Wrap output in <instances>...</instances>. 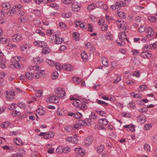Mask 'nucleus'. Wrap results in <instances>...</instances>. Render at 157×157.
<instances>
[{
  "label": "nucleus",
  "mask_w": 157,
  "mask_h": 157,
  "mask_svg": "<svg viewBox=\"0 0 157 157\" xmlns=\"http://www.w3.org/2000/svg\"><path fill=\"white\" fill-rule=\"evenodd\" d=\"M70 100H74L72 103V104L80 108L81 110H84L87 108V106L86 105V102H82L79 100L77 99V98L74 97H72L70 99Z\"/></svg>",
  "instance_id": "nucleus-1"
},
{
  "label": "nucleus",
  "mask_w": 157,
  "mask_h": 157,
  "mask_svg": "<svg viewBox=\"0 0 157 157\" xmlns=\"http://www.w3.org/2000/svg\"><path fill=\"white\" fill-rule=\"evenodd\" d=\"M108 122L105 118L100 119L99 120V123L101 126H106L108 124Z\"/></svg>",
  "instance_id": "nucleus-16"
},
{
  "label": "nucleus",
  "mask_w": 157,
  "mask_h": 157,
  "mask_svg": "<svg viewBox=\"0 0 157 157\" xmlns=\"http://www.w3.org/2000/svg\"><path fill=\"white\" fill-rule=\"evenodd\" d=\"M39 71H38L37 73H34L35 77V78H39L40 76H42V75H43V71H42V72L40 71V70Z\"/></svg>",
  "instance_id": "nucleus-27"
},
{
  "label": "nucleus",
  "mask_w": 157,
  "mask_h": 157,
  "mask_svg": "<svg viewBox=\"0 0 157 157\" xmlns=\"http://www.w3.org/2000/svg\"><path fill=\"white\" fill-rule=\"evenodd\" d=\"M25 151L23 148H20L19 150V152H17L20 155H22L25 154Z\"/></svg>",
  "instance_id": "nucleus-57"
},
{
  "label": "nucleus",
  "mask_w": 157,
  "mask_h": 157,
  "mask_svg": "<svg viewBox=\"0 0 157 157\" xmlns=\"http://www.w3.org/2000/svg\"><path fill=\"white\" fill-rule=\"evenodd\" d=\"M50 52V49L47 46L44 47L42 50V53L44 54H47Z\"/></svg>",
  "instance_id": "nucleus-24"
},
{
  "label": "nucleus",
  "mask_w": 157,
  "mask_h": 157,
  "mask_svg": "<svg viewBox=\"0 0 157 157\" xmlns=\"http://www.w3.org/2000/svg\"><path fill=\"white\" fill-rule=\"evenodd\" d=\"M33 59L34 63L36 64L40 63L42 62L43 61V60L40 59V58L39 57L34 58Z\"/></svg>",
  "instance_id": "nucleus-33"
},
{
  "label": "nucleus",
  "mask_w": 157,
  "mask_h": 157,
  "mask_svg": "<svg viewBox=\"0 0 157 157\" xmlns=\"http://www.w3.org/2000/svg\"><path fill=\"white\" fill-rule=\"evenodd\" d=\"M7 40L6 38L4 37L0 36V43L4 44L5 42H7Z\"/></svg>",
  "instance_id": "nucleus-45"
},
{
  "label": "nucleus",
  "mask_w": 157,
  "mask_h": 157,
  "mask_svg": "<svg viewBox=\"0 0 157 157\" xmlns=\"http://www.w3.org/2000/svg\"><path fill=\"white\" fill-rule=\"evenodd\" d=\"M25 76L29 80H32L33 78H35L34 73L32 72H26L25 74Z\"/></svg>",
  "instance_id": "nucleus-15"
},
{
  "label": "nucleus",
  "mask_w": 157,
  "mask_h": 157,
  "mask_svg": "<svg viewBox=\"0 0 157 157\" xmlns=\"http://www.w3.org/2000/svg\"><path fill=\"white\" fill-rule=\"evenodd\" d=\"M62 16L65 18H69L71 16V13L69 12H64L62 13Z\"/></svg>",
  "instance_id": "nucleus-22"
},
{
  "label": "nucleus",
  "mask_w": 157,
  "mask_h": 157,
  "mask_svg": "<svg viewBox=\"0 0 157 157\" xmlns=\"http://www.w3.org/2000/svg\"><path fill=\"white\" fill-rule=\"evenodd\" d=\"M20 113L16 110L13 111L12 112V115L14 117H16L19 115Z\"/></svg>",
  "instance_id": "nucleus-55"
},
{
  "label": "nucleus",
  "mask_w": 157,
  "mask_h": 157,
  "mask_svg": "<svg viewBox=\"0 0 157 157\" xmlns=\"http://www.w3.org/2000/svg\"><path fill=\"white\" fill-rule=\"evenodd\" d=\"M140 56L141 57L146 59L151 57V54L149 52H147V51H144L140 53Z\"/></svg>",
  "instance_id": "nucleus-11"
},
{
  "label": "nucleus",
  "mask_w": 157,
  "mask_h": 157,
  "mask_svg": "<svg viewBox=\"0 0 157 157\" xmlns=\"http://www.w3.org/2000/svg\"><path fill=\"white\" fill-rule=\"evenodd\" d=\"M94 139L92 137L89 136L86 137L84 141L85 145L88 147L91 144Z\"/></svg>",
  "instance_id": "nucleus-8"
},
{
  "label": "nucleus",
  "mask_w": 157,
  "mask_h": 157,
  "mask_svg": "<svg viewBox=\"0 0 157 157\" xmlns=\"http://www.w3.org/2000/svg\"><path fill=\"white\" fill-rule=\"evenodd\" d=\"M144 150L146 151H150V147L148 144H145L144 147Z\"/></svg>",
  "instance_id": "nucleus-40"
},
{
  "label": "nucleus",
  "mask_w": 157,
  "mask_h": 157,
  "mask_svg": "<svg viewBox=\"0 0 157 157\" xmlns=\"http://www.w3.org/2000/svg\"><path fill=\"white\" fill-rule=\"evenodd\" d=\"M21 7V6H16V5L14 6L12 9L9 11L10 12V13L11 14V15H12L13 13H16V11H17L18 9Z\"/></svg>",
  "instance_id": "nucleus-18"
},
{
  "label": "nucleus",
  "mask_w": 157,
  "mask_h": 157,
  "mask_svg": "<svg viewBox=\"0 0 157 157\" xmlns=\"http://www.w3.org/2000/svg\"><path fill=\"white\" fill-rule=\"evenodd\" d=\"M125 3L122 2H115L114 5L111 6V8L113 10H119L122 7H124Z\"/></svg>",
  "instance_id": "nucleus-3"
},
{
  "label": "nucleus",
  "mask_w": 157,
  "mask_h": 157,
  "mask_svg": "<svg viewBox=\"0 0 157 157\" xmlns=\"http://www.w3.org/2000/svg\"><path fill=\"white\" fill-rule=\"evenodd\" d=\"M54 36L55 38V42L56 44H61L64 41V40L62 38L57 36L56 35H54Z\"/></svg>",
  "instance_id": "nucleus-14"
},
{
  "label": "nucleus",
  "mask_w": 157,
  "mask_h": 157,
  "mask_svg": "<svg viewBox=\"0 0 157 157\" xmlns=\"http://www.w3.org/2000/svg\"><path fill=\"white\" fill-rule=\"evenodd\" d=\"M56 94H57L59 98L61 99L64 98L66 94L64 90L61 88H57V92H56Z\"/></svg>",
  "instance_id": "nucleus-5"
},
{
  "label": "nucleus",
  "mask_w": 157,
  "mask_h": 157,
  "mask_svg": "<svg viewBox=\"0 0 157 157\" xmlns=\"http://www.w3.org/2000/svg\"><path fill=\"white\" fill-rule=\"evenodd\" d=\"M71 8L74 12H77L80 9V7L77 2H74L72 4Z\"/></svg>",
  "instance_id": "nucleus-10"
},
{
  "label": "nucleus",
  "mask_w": 157,
  "mask_h": 157,
  "mask_svg": "<svg viewBox=\"0 0 157 157\" xmlns=\"http://www.w3.org/2000/svg\"><path fill=\"white\" fill-rule=\"evenodd\" d=\"M102 63L103 65L105 67H107L108 66V61L105 58L102 60Z\"/></svg>",
  "instance_id": "nucleus-41"
},
{
  "label": "nucleus",
  "mask_w": 157,
  "mask_h": 157,
  "mask_svg": "<svg viewBox=\"0 0 157 157\" xmlns=\"http://www.w3.org/2000/svg\"><path fill=\"white\" fill-rule=\"evenodd\" d=\"M74 0H62V2L66 4H70Z\"/></svg>",
  "instance_id": "nucleus-58"
},
{
  "label": "nucleus",
  "mask_w": 157,
  "mask_h": 157,
  "mask_svg": "<svg viewBox=\"0 0 157 157\" xmlns=\"http://www.w3.org/2000/svg\"><path fill=\"white\" fill-rule=\"evenodd\" d=\"M1 6L2 7L5 8L6 9H10L11 6V5L8 2L3 3Z\"/></svg>",
  "instance_id": "nucleus-31"
},
{
  "label": "nucleus",
  "mask_w": 157,
  "mask_h": 157,
  "mask_svg": "<svg viewBox=\"0 0 157 157\" xmlns=\"http://www.w3.org/2000/svg\"><path fill=\"white\" fill-rule=\"evenodd\" d=\"M52 79H55L57 78L58 76V74L57 71H55L53 72V74H52Z\"/></svg>",
  "instance_id": "nucleus-50"
},
{
  "label": "nucleus",
  "mask_w": 157,
  "mask_h": 157,
  "mask_svg": "<svg viewBox=\"0 0 157 157\" xmlns=\"http://www.w3.org/2000/svg\"><path fill=\"white\" fill-rule=\"evenodd\" d=\"M147 29H145V27L144 26V25H141L140 26L139 29V31L140 32H144V31H146Z\"/></svg>",
  "instance_id": "nucleus-51"
},
{
  "label": "nucleus",
  "mask_w": 157,
  "mask_h": 157,
  "mask_svg": "<svg viewBox=\"0 0 157 157\" xmlns=\"http://www.w3.org/2000/svg\"><path fill=\"white\" fill-rule=\"evenodd\" d=\"M59 25L63 30H65L67 29L66 25L63 22H60L59 23Z\"/></svg>",
  "instance_id": "nucleus-42"
},
{
  "label": "nucleus",
  "mask_w": 157,
  "mask_h": 157,
  "mask_svg": "<svg viewBox=\"0 0 157 157\" xmlns=\"http://www.w3.org/2000/svg\"><path fill=\"white\" fill-rule=\"evenodd\" d=\"M14 63L13 66L16 68L19 69L23 67L22 64L19 63L17 61H14Z\"/></svg>",
  "instance_id": "nucleus-28"
},
{
  "label": "nucleus",
  "mask_w": 157,
  "mask_h": 157,
  "mask_svg": "<svg viewBox=\"0 0 157 157\" xmlns=\"http://www.w3.org/2000/svg\"><path fill=\"white\" fill-rule=\"evenodd\" d=\"M40 67L36 65H35L32 67V69L31 68H30V69L31 70L32 69L35 71H37V70H40Z\"/></svg>",
  "instance_id": "nucleus-60"
},
{
  "label": "nucleus",
  "mask_w": 157,
  "mask_h": 157,
  "mask_svg": "<svg viewBox=\"0 0 157 157\" xmlns=\"http://www.w3.org/2000/svg\"><path fill=\"white\" fill-rule=\"evenodd\" d=\"M21 38L22 37L20 34L14 35L12 37L13 40L14 42H17L20 41Z\"/></svg>",
  "instance_id": "nucleus-19"
},
{
  "label": "nucleus",
  "mask_w": 157,
  "mask_h": 157,
  "mask_svg": "<svg viewBox=\"0 0 157 157\" xmlns=\"http://www.w3.org/2000/svg\"><path fill=\"white\" fill-rule=\"evenodd\" d=\"M75 151L77 154L80 155L81 156H83L85 155V150L81 148H76Z\"/></svg>",
  "instance_id": "nucleus-23"
},
{
  "label": "nucleus",
  "mask_w": 157,
  "mask_h": 157,
  "mask_svg": "<svg viewBox=\"0 0 157 157\" xmlns=\"http://www.w3.org/2000/svg\"><path fill=\"white\" fill-rule=\"evenodd\" d=\"M135 104L132 101L130 102L128 105V108H130L131 109H133L135 107Z\"/></svg>",
  "instance_id": "nucleus-44"
},
{
  "label": "nucleus",
  "mask_w": 157,
  "mask_h": 157,
  "mask_svg": "<svg viewBox=\"0 0 157 157\" xmlns=\"http://www.w3.org/2000/svg\"><path fill=\"white\" fill-rule=\"evenodd\" d=\"M3 54L2 52H0V67L4 68L5 67L4 64L5 61L2 60Z\"/></svg>",
  "instance_id": "nucleus-13"
},
{
  "label": "nucleus",
  "mask_w": 157,
  "mask_h": 157,
  "mask_svg": "<svg viewBox=\"0 0 157 157\" xmlns=\"http://www.w3.org/2000/svg\"><path fill=\"white\" fill-rule=\"evenodd\" d=\"M89 117L91 119H97L98 117L94 113H92L91 114L89 115Z\"/></svg>",
  "instance_id": "nucleus-53"
},
{
  "label": "nucleus",
  "mask_w": 157,
  "mask_h": 157,
  "mask_svg": "<svg viewBox=\"0 0 157 157\" xmlns=\"http://www.w3.org/2000/svg\"><path fill=\"white\" fill-rule=\"evenodd\" d=\"M104 148V147L103 145H100L98 147L97 150L98 152L99 153L101 152L103 150Z\"/></svg>",
  "instance_id": "nucleus-47"
},
{
  "label": "nucleus",
  "mask_w": 157,
  "mask_h": 157,
  "mask_svg": "<svg viewBox=\"0 0 157 157\" xmlns=\"http://www.w3.org/2000/svg\"><path fill=\"white\" fill-rule=\"evenodd\" d=\"M35 33L39 34L41 36H44L45 35L44 32L39 29H36L35 31Z\"/></svg>",
  "instance_id": "nucleus-38"
},
{
  "label": "nucleus",
  "mask_w": 157,
  "mask_h": 157,
  "mask_svg": "<svg viewBox=\"0 0 157 157\" xmlns=\"http://www.w3.org/2000/svg\"><path fill=\"white\" fill-rule=\"evenodd\" d=\"M146 32L148 34L146 35V36L148 38H149L153 36L155 33L152 27H148L147 28Z\"/></svg>",
  "instance_id": "nucleus-7"
},
{
  "label": "nucleus",
  "mask_w": 157,
  "mask_h": 157,
  "mask_svg": "<svg viewBox=\"0 0 157 157\" xmlns=\"http://www.w3.org/2000/svg\"><path fill=\"white\" fill-rule=\"evenodd\" d=\"M118 36L119 40H116V43L118 45L121 46H123L125 44L126 40L128 41L125 31L119 33L118 34Z\"/></svg>",
  "instance_id": "nucleus-2"
},
{
  "label": "nucleus",
  "mask_w": 157,
  "mask_h": 157,
  "mask_svg": "<svg viewBox=\"0 0 157 157\" xmlns=\"http://www.w3.org/2000/svg\"><path fill=\"white\" fill-rule=\"evenodd\" d=\"M16 104L15 103H13L11 105H9L10 107L9 108V109L10 110H13L14 109H15V108L16 107V106L15 105Z\"/></svg>",
  "instance_id": "nucleus-62"
},
{
  "label": "nucleus",
  "mask_w": 157,
  "mask_h": 157,
  "mask_svg": "<svg viewBox=\"0 0 157 157\" xmlns=\"http://www.w3.org/2000/svg\"><path fill=\"white\" fill-rule=\"evenodd\" d=\"M151 127V123L146 124L144 125V129L145 130H148Z\"/></svg>",
  "instance_id": "nucleus-52"
},
{
  "label": "nucleus",
  "mask_w": 157,
  "mask_h": 157,
  "mask_svg": "<svg viewBox=\"0 0 157 157\" xmlns=\"http://www.w3.org/2000/svg\"><path fill=\"white\" fill-rule=\"evenodd\" d=\"M76 123L77 124H78L80 126H84L88 124H86V120H78L76 121Z\"/></svg>",
  "instance_id": "nucleus-21"
},
{
  "label": "nucleus",
  "mask_w": 157,
  "mask_h": 157,
  "mask_svg": "<svg viewBox=\"0 0 157 157\" xmlns=\"http://www.w3.org/2000/svg\"><path fill=\"white\" fill-rule=\"evenodd\" d=\"M18 107L20 108H24L25 107V105L23 103H22L20 102H19L18 103Z\"/></svg>",
  "instance_id": "nucleus-61"
},
{
  "label": "nucleus",
  "mask_w": 157,
  "mask_h": 157,
  "mask_svg": "<svg viewBox=\"0 0 157 157\" xmlns=\"http://www.w3.org/2000/svg\"><path fill=\"white\" fill-rule=\"evenodd\" d=\"M10 123L9 121H6L5 122L2 123L1 125V126L2 128H7L9 126L10 124Z\"/></svg>",
  "instance_id": "nucleus-29"
},
{
  "label": "nucleus",
  "mask_w": 157,
  "mask_h": 157,
  "mask_svg": "<svg viewBox=\"0 0 157 157\" xmlns=\"http://www.w3.org/2000/svg\"><path fill=\"white\" fill-rule=\"evenodd\" d=\"M81 56L84 61H86L87 60L88 56L85 52H84L81 54Z\"/></svg>",
  "instance_id": "nucleus-30"
},
{
  "label": "nucleus",
  "mask_w": 157,
  "mask_h": 157,
  "mask_svg": "<svg viewBox=\"0 0 157 157\" xmlns=\"http://www.w3.org/2000/svg\"><path fill=\"white\" fill-rule=\"evenodd\" d=\"M46 62L48 63L49 65L52 66H53L56 64V63L55 62L53 61L48 59H47L46 60Z\"/></svg>",
  "instance_id": "nucleus-34"
},
{
  "label": "nucleus",
  "mask_w": 157,
  "mask_h": 157,
  "mask_svg": "<svg viewBox=\"0 0 157 157\" xmlns=\"http://www.w3.org/2000/svg\"><path fill=\"white\" fill-rule=\"evenodd\" d=\"M14 142L17 145L20 146L22 144V141L20 138L15 139Z\"/></svg>",
  "instance_id": "nucleus-32"
},
{
  "label": "nucleus",
  "mask_w": 157,
  "mask_h": 157,
  "mask_svg": "<svg viewBox=\"0 0 157 157\" xmlns=\"http://www.w3.org/2000/svg\"><path fill=\"white\" fill-rule=\"evenodd\" d=\"M14 94V93L13 91H7L6 94V98L7 99L10 98L12 99L13 98Z\"/></svg>",
  "instance_id": "nucleus-25"
},
{
  "label": "nucleus",
  "mask_w": 157,
  "mask_h": 157,
  "mask_svg": "<svg viewBox=\"0 0 157 157\" xmlns=\"http://www.w3.org/2000/svg\"><path fill=\"white\" fill-rule=\"evenodd\" d=\"M116 24L118 28L124 30L128 28V26L126 23L123 20H117L116 22Z\"/></svg>",
  "instance_id": "nucleus-4"
},
{
  "label": "nucleus",
  "mask_w": 157,
  "mask_h": 157,
  "mask_svg": "<svg viewBox=\"0 0 157 157\" xmlns=\"http://www.w3.org/2000/svg\"><path fill=\"white\" fill-rule=\"evenodd\" d=\"M71 151V148L67 146L66 147H64L63 148V152L65 153H69Z\"/></svg>",
  "instance_id": "nucleus-39"
},
{
  "label": "nucleus",
  "mask_w": 157,
  "mask_h": 157,
  "mask_svg": "<svg viewBox=\"0 0 157 157\" xmlns=\"http://www.w3.org/2000/svg\"><path fill=\"white\" fill-rule=\"evenodd\" d=\"M82 115L80 113H74V117L76 119H79L82 117Z\"/></svg>",
  "instance_id": "nucleus-37"
},
{
  "label": "nucleus",
  "mask_w": 157,
  "mask_h": 157,
  "mask_svg": "<svg viewBox=\"0 0 157 157\" xmlns=\"http://www.w3.org/2000/svg\"><path fill=\"white\" fill-rule=\"evenodd\" d=\"M135 126L133 124H129L128 125H126L124 126L125 128H128L129 130L131 131V132H133L135 130Z\"/></svg>",
  "instance_id": "nucleus-20"
},
{
  "label": "nucleus",
  "mask_w": 157,
  "mask_h": 157,
  "mask_svg": "<svg viewBox=\"0 0 157 157\" xmlns=\"http://www.w3.org/2000/svg\"><path fill=\"white\" fill-rule=\"evenodd\" d=\"M129 85H133L135 84V82L131 80L127 79L125 81Z\"/></svg>",
  "instance_id": "nucleus-56"
},
{
  "label": "nucleus",
  "mask_w": 157,
  "mask_h": 157,
  "mask_svg": "<svg viewBox=\"0 0 157 157\" xmlns=\"http://www.w3.org/2000/svg\"><path fill=\"white\" fill-rule=\"evenodd\" d=\"M96 112L97 113H99V114L103 117H105L106 115V113L105 111H96Z\"/></svg>",
  "instance_id": "nucleus-43"
},
{
  "label": "nucleus",
  "mask_w": 157,
  "mask_h": 157,
  "mask_svg": "<svg viewBox=\"0 0 157 157\" xmlns=\"http://www.w3.org/2000/svg\"><path fill=\"white\" fill-rule=\"evenodd\" d=\"M20 6L21 7H20V8H20L18 9V10H17V11H16V13L19 14L21 16H22L24 15L25 11L23 9V6L22 5H16V6H18L19 7Z\"/></svg>",
  "instance_id": "nucleus-12"
},
{
  "label": "nucleus",
  "mask_w": 157,
  "mask_h": 157,
  "mask_svg": "<svg viewBox=\"0 0 157 157\" xmlns=\"http://www.w3.org/2000/svg\"><path fill=\"white\" fill-rule=\"evenodd\" d=\"M63 151V148L61 146H59L56 149V152L58 154H61Z\"/></svg>",
  "instance_id": "nucleus-48"
},
{
  "label": "nucleus",
  "mask_w": 157,
  "mask_h": 157,
  "mask_svg": "<svg viewBox=\"0 0 157 157\" xmlns=\"http://www.w3.org/2000/svg\"><path fill=\"white\" fill-rule=\"evenodd\" d=\"M61 68L62 69L67 71H71L72 69L71 66L69 64L63 65Z\"/></svg>",
  "instance_id": "nucleus-17"
},
{
  "label": "nucleus",
  "mask_w": 157,
  "mask_h": 157,
  "mask_svg": "<svg viewBox=\"0 0 157 157\" xmlns=\"http://www.w3.org/2000/svg\"><path fill=\"white\" fill-rule=\"evenodd\" d=\"M59 100L58 97L56 96H52L50 97L47 99L46 101L47 102L57 103L59 102Z\"/></svg>",
  "instance_id": "nucleus-6"
},
{
  "label": "nucleus",
  "mask_w": 157,
  "mask_h": 157,
  "mask_svg": "<svg viewBox=\"0 0 157 157\" xmlns=\"http://www.w3.org/2000/svg\"><path fill=\"white\" fill-rule=\"evenodd\" d=\"M95 8V6L94 4H92L90 5H89L87 7V9L90 10V11H91L92 10L94 9Z\"/></svg>",
  "instance_id": "nucleus-59"
},
{
  "label": "nucleus",
  "mask_w": 157,
  "mask_h": 157,
  "mask_svg": "<svg viewBox=\"0 0 157 157\" xmlns=\"http://www.w3.org/2000/svg\"><path fill=\"white\" fill-rule=\"evenodd\" d=\"M117 15L119 17L123 18H126V15L124 12L122 11H119L117 12Z\"/></svg>",
  "instance_id": "nucleus-36"
},
{
  "label": "nucleus",
  "mask_w": 157,
  "mask_h": 157,
  "mask_svg": "<svg viewBox=\"0 0 157 157\" xmlns=\"http://www.w3.org/2000/svg\"><path fill=\"white\" fill-rule=\"evenodd\" d=\"M36 112L40 115H44L46 113V111L44 110V108H39L36 111Z\"/></svg>",
  "instance_id": "nucleus-26"
},
{
  "label": "nucleus",
  "mask_w": 157,
  "mask_h": 157,
  "mask_svg": "<svg viewBox=\"0 0 157 157\" xmlns=\"http://www.w3.org/2000/svg\"><path fill=\"white\" fill-rule=\"evenodd\" d=\"M26 17L23 16H21V17L19 18V20L22 23H24L26 20Z\"/></svg>",
  "instance_id": "nucleus-64"
},
{
  "label": "nucleus",
  "mask_w": 157,
  "mask_h": 157,
  "mask_svg": "<svg viewBox=\"0 0 157 157\" xmlns=\"http://www.w3.org/2000/svg\"><path fill=\"white\" fill-rule=\"evenodd\" d=\"M132 55L134 56L137 55L140 53L139 50H132Z\"/></svg>",
  "instance_id": "nucleus-63"
},
{
  "label": "nucleus",
  "mask_w": 157,
  "mask_h": 157,
  "mask_svg": "<svg viewBox=\"0 0 157 157\" xmlns=\"http://www.w3.org/2000/svg\"><path fill=\"white\" fill-rule=\"evenodd\" d=\"M34 45L39 47H44L47 46V44L44 41H37L34 42Z\"/></svg>",
  "instance_id": "nucleus-9"
},
{
  "label": "nucleus",
  "mask_w": 157,
  "mask_h": 157,
  "mask_svg": "<svg viewBox=\"0 0 157 157\" xmlns=\"http://www.w3.org/2000/svg\"><path fill=\"white\" fill-rule=\"evenodd\" d=\"M106 38L109 40H112L113 37L111 35L110 33H108L106 34Z\"/></svg>",
  "instance_id": "nucleus-54"
},
{
  "label": "nucleus",
  "mask_w": 157,
  "mask_h": 157,
  "mask_svg": "<svg viewBox=\"0 0 157 157\" xmlns=\"http://www.w3.org/2000/svg\"><path fill=\"white\" fill-rule=\"evenodd\" d=\"M156 14L155 15V16L149 17H148V19L151 21L153 22H155L156 20Z\"/></svg>",
  "instance_id": "nucleus-46"
},
{
  "label": "nucleus",
  "mask_w": 157,
  "mask_h": 157,
  "mask_svg": "<svg viewBox=\"0 0 157 157\" xmlns=\"http://www.w3.org/2000/svg\"><path fill=\"white\" fill-rule=\"evenodd\" d=\"M96 102L97 103L103 106H107L108 104L105 102L99 100H96Z\"/></svg>",
  "instance_id": "nucleus-35"
},
{
  "label": "nucleus",
  "mask_w": 157,
  "mask_h": 157,
  "mask_svg": "<svg viewBox=\"0 0 157 157\" xmlns=\"http://www.w3.org/2000/svg\"><path fill=\"white\" fill-rule=\"evenodd\" d=\"M147 88V86L146 85H143L140 86L138 88L139 90H141V91H144Z\"/></svg>",
  "instance_id": "nucleus-49"
}]
</instances>
